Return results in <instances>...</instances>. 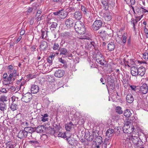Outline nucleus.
Masks as SVG:
<instances>
[{"label": "nucleus", "instance_id": "f257e3e1", "mask_svg": "<svg viewBox=\"0 0 148 148\" xmlns=\"http://www.w3.org/2000/svg\"><path fill=\"white\" fill-rule=\"evenodd\" d=\"M95 133L93 132L92 134L90 133L88 130L86 131L85 134V138L87 140L91 141L93 139H95L97 143L99 145L101 144L103 142L102 138L100 136H94Z\"/></svg>", "mask_w": 148, "mask_h": 148}, {"label": "nucleus", "instance_id": "f03ea898", "mask_svg": "<svg viewBox=\"0 0 148 148\" xmlns=\"http://www.w3.org/2000/svg\"><path fill=\"white\" fill-rule=\"evenodd\" d=\"M123 132L126 134H131L134 132H135L136 129L134 128V126L132 123L129 121L126 122L123 127Z\"/></svg>", "mask_w": 148, "mask_h": 148}, {"label": "nucleus", "instance_id": "7ed1b4c3", "mask_svg": "<svg viewBox=\"0 0 148 148\" xmlns=\"http://www.w3.org/2000/svg\"><path fill=\"white\" fill-rule=\"evenodd\" d=\"M74 27L76 32L80 34H84L86 29L84 23L80 21H77L75 23Z\"/></svg>", "mask_w": 148, "mask_h": 148}, {"label": "nucleus", "instance_id": "20e7f679", "mask_svg": "<svg viewBox=\"0 0 148 148\" xmlns=\"http://www.w3.org/2000/svg\"><path fill=\"white\" fill-rule=\"evenodd\" d=\"M103 24V23L101 20H96L92 25V28L93 30L97 31L101 27Z\"/></svg>", "mask_w": 148, "mask_h": 148}, {"label": "nucleus", "instance_id": "39448f33", "mask_svg": "<svg viewBox=\"0 0 148 148\" xmlns=\"http://www.w3.org/2000/svg\"><path fill=\"white\" fill-rule=\"evenodd\" d=\"M96 60L97 62L101 65H104V57L100 52H97L96 56Z\"/></svg>", "mask_w": 148, "mask_h": 148}, {"label": "nucleus", "instance_id": "423d86ee", "mask_svg": "<svg viewBox=\"0 0 148 148\" xmlns=\"http://www.w3.org/2000/svg\"><path fill=\"white\" fill-rule=\"evenodd\" d=\"M60 55H62V56L64 58L71 57L72 56L69 51L64 48H61L60 50Z\"/></svg>", "mask_w": 148, "mask_h": 148}, {"label": "nucleus", "instance_id": "0eeeda50", "mask_svg": "<svg viewBox=\"0 0 148 148\" xmlns=\"http://www.w3.org/2000/svg\"><path fill=\"white\" fill-rule=\"evenodd\" d=\"M32 99V95L30 93H27L21 98L22 101L26 103L29 102Z\"/></svg>", "mask_w": 148, "mask_h": 148}, {"label": "nucleus", "instance_id": "6e6552de", "mask_svg": "<svg viewBox=\"0 0 148 148\" xmlns=\"http://www.w3.org/2000/svg\"><path fill=\"white\" fill-rule=\"evenodd\" d=\"M103 17L106 21H109L112 18V14L109 11H105L103 14Z\"/></svg>", "mask_w": 148, "mask_h": 148}, {"label": "nucleus", "instance_id": "1a4fd4ad", "mask_svg": "<svg viewBox=\"0 0 148 148\" xmlns=\"http://www.w3.org/2000/svg\"><path fill=\"white\" fill-rule=\"evenodd\" d=\"M140 92L143 94H145L148 92V87L146 84H143L140 87Z\"/></svg>", "mask_w": 148, "mask_h": 148}, {"label": "nucleus", "instance_id": "9d476101", "mask_svg": "<svg viewBox=\"0 0 148 148\" xmlns=\"http://www.w3.org/2000/svg\"><path fill=\"white\" fill-rule=\"evenodd\" d=\"M66 140L68 141L69 144H70L71 145L75 146L78 144V141L73 138H72L71 137H69L68 138H66Z\"/></svg>", "mask_w": 148, "mask_h": 148}, {"label": "nucleus", "instance_id": "9b49d317", "mask_svg": "<svg viewBox=\"0 0 148 148\" xmlns=\"http://www.w3.org/2000/svg\"><path fill=\"white\" fill-rule=\"evenodd\" d=\"M131 139L133 143L137 146H139L141 145V144H140L141 143V140H140L138 137V136H133L132 135Z\"/></svg>", "mask_w": 148, "mask_h": 148}, {"label": "nucleus", "instance_id": "f8f14e48", "mask_svg": "<svg viewBox=\"0 0 148 148\" xmlns=\"http://www.w3.org/2000/svg\"><path fill=\"white\" fill-rule=\"evenodd\" d=\"M28 132H27L25 128L23 130L20 131L18 134V137L22 139L23 138H26Z\"/></svg>", "mask_w": 148, "mask_h": 148}, {"label": "nucleus", "instance_id": "ddd939ff", "mask_svg": "<svg viewBox=\"0 0 148 148\" xmlns=\"http://www.w3.org/2000/svg\"><path fill=\"white\" fill-rule=\"evenodd\" d=\"M132 9L133 11L134 14H137L140 15L141 13V7L136 6L135 7L132 5L131 6Z\"/></svg>", "mask_w": 148, "mask_h": 148}, {"label": "nucleus", "instance_id": "4468645a", "mask_svg": "<svg viewBox=\"0 0 148 148\" xmlns=\"http://www.w3.org/2000/svg\"><path fill=\"white\" fill-rule=\"evenodd\" d=\"M64 73L65 72L64 70L58 69L55 71V76L56 77L60 78L64 76Z\"/></svg>", "mask_w": 148, "mask_h": 148}, {"label": "nucleus", "instance_id": "2eb2a0df", "mask_svg": "<svg viewBox=\"0 0 148 148\" xmlns=\"http://www.w3.org/2000/svg\"><path fill=\"white\" fill-rule=\"evenodd\" d=\"M60 13H59V17L60 19H63L66 17L68 15V13L63 10H60Z\"/></svg>", "mask_w": 148, "mask_h": 148}, {"label": "nucleus", "instance_id": "dca6fc26", "mask_svg": "<svg viewBox=\"0 0 148 148\" xmlns=\"http://www.w3.org/2000/svg\"><path fill=\"white\" fill-rule=\"evenodd\" d=\"M73 17L76 20L81 19L82 17V12L79 11L75 12L74 14Z\"/></svg>", "mask_w": 148, "mask_h": 148}, {"label": "nucleus", "instance_id": "f3484780", "mask_svg": "<svg viewBox=\"0 0 148 148\" xmlns=\"http://www.w3.org/2000/svg\"><path fill=\"white\" fill-rule=\"evenodd\" d=\"M131 73L132 76H136L138 75V68L133 66L131 67Z\"/></svg>", "mask_w": 148, "mask_h": 148}, {"label": "nucleus", "instance_id": "a211bd4d", "mask_svg": "<svg viewBox=\"0 0 148 148\" xmlns=\"http://www.w3.org/2000/svg\"><path fill=\"white\" fill-rule=\"evenodd\" d=\"M74 21L72 18H69L67 19L65 22L66 26L68 27H70L73 25Z\"/></svg>", "mask_w": 148, "mask_h": 148}, {"label": "nucleus", "instance_id": "6ab92c4d", "mask_svg": "<svg viewBox=\"0 0 148 148\" xmlns=\"http://www.w3.org/2000/svg\"><path fill=\"white\" fill-rule=\"evenodd\" d=\"M39 90V87L36 85H33L31 88V92L32 93L35 94L37 93Z\"/></svg>", "mask_w": 148, "mask_h": 148}, {"label": "nucleus", "instance_id": "aec40b11", "mask_svg": "<svg viewBox=\"0 0 148 148\" xmlns=\"http://www.w3.org/2000/svg\"><path fill=\"white\" fill-rule=\"evenodd\" d=\"M81 10L84 15L86 16H89V13L90 12L89 11L88 9L87 8L81 5Z\"/></svg>", "mask_w": 148, "mask_h": 148}, {"label": "nucleus", "instance_id": "412c9836", "mask_svg": "<svg viewBox=\"0 0 148 148\" xmlns=\"http://www.w3.org/2000/svg\"><path fill=\"white\" fill-rule=\"evenodd\" d=\"M138 75L141 76L144 75L145 72V69L143 67H140L138 68Z\"/></svg>", "mask_w": 148, "mask_h": 148}, {"label": "nucleus", "instance_id": "4be33fe9", "mask_svg": "<svg viewBox=\"0 0 148 148\" xmlns=\"http://www.w3.org/2000/svg\"><path fill=\"white\" fill-rule=\"evenodd\" d=\"M114 133V130L112 129H109L106 131V136L109 138L112 137Z\"/></svg>", "mask_w": 148, "mask_h": 148}, {"label": "nucleus", "instance_id": "5701e85b", "mask_svg": "<svg viewBox=\"0 0 148 148\" xmlns=\"http://www.w3.org/2000/svg\"><path fill=\"white\" fill-rule=\"evenodd\" d=\"M35 130L38 133H42L45 130V127L43 125L39 126L35 128Z\"/></svg>", "mask_w": 148, "mask_h": 148}, {"label": "nucleus", "instance_id": "b1692460", "mask_svg": "<svg viewBox=\"0 0 148 148\" xmlns=\"http://www.w3.org/2000/svg\"><path fill=\"white\" fill-rule=\"evenodd\" d=\"M126 100L128 103H131L134 101V97L133 95L131 94H129L127 95Z\"/></svg>", "mask_w": 148, "mask_h": 148}, {"label": "nucleus", "instance_id": "393cba45", "mask_svg": "<svg viewBox=\"0 0 148 148\" xmlns=\"http://www.w3.org/2000/svg\"><path fill=\"white\" fill-rule=\"evenodd\" d=\"M25 129L27 132H28V134H31L32 133L35 132L36 130L35 128L31 127H25Z\"/></svg>", "mask_w": 148, "mask_h": 148}, {"label": "nucleus", "instance_id": "a878e982", "mask_svg": "<svg viewBox=\"0 0 148 148\" xmlns=\"http://www.w3.org/2000/svg\"><path fill=\"white\" fill-rule=\"evenodd\" d=\"M47 47V42L45 41H42L40 46V49L41 50H45Z\"/></svg>", "mask_w": 148, "mask_h": 148}, {"label": "nucleus", "instance_id": "bb28decb", "mask_svg": "<svg viewBox=\"0 0 148 148\" xmlns=\"http://www.w3.org/2000/svg\"><path fill=\"white\" fill-rule=\"evenodd\" d=\"M7 109V106L3 101L0 102V110L3 112Z\"/></svg>", "mask_w": 148, "mask_h": 148}, {"label": "nucleus", "instance_id": "cd10ccee", "mask_svg": "<svg viewBox=\"0 0 148 148\" xmlns=\"http://www.w3.org/2000/svg\"><path fill=\"white\" fill-rule=\"evenodd\" d=\"M74 125L71 122L66 124L65 127L67 131H70V130L74 127Z\"/></svg>", "mask_w": 148, "mask_h": 148}, {"label": "nucleus", "instance_id": "c85d7f7f", "mask_svg": "<svg viewBox=\"0 0 148 148\" xmlns=\"http://www.w3.org/2000/svg\"><path fill=\"white\" fill-rule=\"evenodd\" d=\"M42 117L41 118V121L43 122H45L48 121L49 115L47 114H45L43 115H41Z\"/></svg>", "mask_w": 148, "mask_h": 148}, {"label": "nucleus", "instance_id": "c756f323", "mask_svg": "<svg viewBox=\"0 0 148 148\" xmlns=\"http://www.w3.org/2000/svg\"><path fill=\"white\" fill-rule=\"evenodd\" d=\"M115 47L114 44V42H110L108 45V50L110 51L114 50Z\"/></svg>", "mask_w": 148, "mask_h": 148}, {"label": "nucleus", "instance_id": "7c9ffc66", "mask_svg": "<svg viewBox=\"0 0 148 148\" xmlns=\"http://www.w3.org/2000/svg\"><path fill=\"white\" fill-rule=\"evenodd\" d=\"M18 103H12L11 104L10 108L12 111H14L18 109Z\"/></svg>", "mask_w": 148, "mask_h": 148}, {"label": "nucleus", "instance_id": "2f4dec72", "mask_svg": "<svg viewBox=\"0 0 148 148\" xmlns=\"http://www.w3.org/2000/svg\"><path fill=\"white\" fill-rule=\"evenodd\" d=\"M16 76L12 75V74H9V76L7 77V79L8 81L10 82L11 83L14 81Z\"/></svg>", "mask_w": 148, "mask_h": 148}, {"label": "nucleus", "instance_id": "473e14b6", "mask_svg": "<svg viewBox=\"0 0 148 148\" xmlns=\"http://www.w3.org/2000/svg\"><path fill=\"white\" fill-rule=\"evenodd\" d=\"M127 33H125L123 34L121 38L122 42L124 44L127 41Z\"/></svg>", "mask_w": 148, "mask_h": 148}, {"label": "nucleus", "instance_id": "72a5a7b5", "mask_svg": "<svg viewBox=\"0 0 148 148\" xmlns=\"http://www.w3.org/2000/svg\"><path fill=\"white\" fill-rule=\"evenodd\" d=\"M102 4L103 5V8L105 10H107L109 8V6L108 3V1H106L103 0L101 2Z\"/></svg>", "mask_w": 148, "mask_h": 148}, {"label": "nucleus", "instance_id": "f704fd0d", "mask_svg": "<svg viewBox=\"0 0 148 148\" xmlns=\"http://www.w3.org/2000/svg\"><path fill=\"white\" fill-rule=\"evenodd\" d=\"M131 23L132 24L133 28L134 29V31H136V25L137 24V21H136L135 20L134 18H132L131 19Z\"/></svg>", "mask_w": 148, "mask_h": 148}, {"label": "nucleus", "instance_id": "c9c22d12", "mask_svg": "<svg viewBox=\"0 0 148 148\" xmlns=\"http://www.w3.org/2000/svg\"><path fill=\"white\" fill-rule=\"evenodd\" d=\"M108 3L109 7L112 9L114 6V2L113 1V0H108Z\"/></svg>", "mask_w": 148, "mask_h": 148}, {"label": "nucleus", "instance_id": "e433bc0d", "mask_svg": "<svg viewBox=\"0 0 148 148\" xmlns=\"http://www.w3.org/2000/svg\"><path fill=\"white\" fill-rule=\"evenodd\" d=\"M131 114H132L129 110H126L124 111V115L127 117H130L131 116Z\"/></svg>", "mask_w": 148, "mask_h": 148}, {"label": "nucleus", "instance_id": "4c0bfd02", "mask_svg": "<svg viewBox=\"0 0 148 148\" xmlns=\"http://www.w3.org/2000/svg\"><path fill=\"white\" fill-rule=\"evenodd\" d=\"M6 147L4 148H14V146L13 144H11L10 142H8L5 144Z\"/></svg>", "mask_w": 148, "mask_h": 148}, {"label": "nucleus", "instance_id": "58836bf2", "mask_svg": "<svg viewBox=\"0 0 148 148\" xmlns=\"http://www.w3.org/2000/svg\"><path fill=\"white\" fill-rule=\"evenodd\" d=\"M12 103H18L19 98L18 97L13 96L11 97Z\"/></svg>", "mask_w": 148, "mask_h": 148}, {"label": "nucleus", "instance_id": "ea45409f", "mask_svg": "<svg viewBox=\"0 0 148 148\" xmlns=\"http://www.w3.org/2000/svg\"><path fill=\"white\" fill-rule=\"evenodd\" d=\"M98 33L101 36H104L106 34V32L105 29H103L102 30L99 31Z\"/></svg>", "mask_w": 148, "mask_h": 148}, {"label": "nucleus", "instance_id": "a19ab883", "mask_svg": "<svg viewBox=\"0 0 148 148\" xmlns=\"http://www.w3.org/2000/svg\"><path fill=\"white\" fill-rule=\"evenodd\" d=\"M14 69V67L12 65H9L8 67V73L10 74Z\"/></svg>", "mask_w": 148, "mask_h": 148}, {"label": "nucleus", "instance_id": "79ce46f5", "mask_svg": "<svg viewBox=\"0 0 148 148\" xmlns=\"http://www.w3.org/2000/svg\"><path fill=\"white\" fill-rule=\"evenodd\" d=\"M59 45L58 43H55L53 44L52 49L54 50H56L59 49Z\"/></svg>", "mask_w": 148, "mask_h": 148}, {"label": "nucleus", "instance_id": "37998d69", "mask_svg": "<svg viewBox=\"0 0 148 148\" xmlns=\"http://www.w3.org/2000/svg\"><path fill=\"white\" fill-rule=\"evenodd\" d=\"M58 136L59 137H61L63 138H65L67 137L66 135L65 132H60L58 134Z\"/></svg>", "mask_w": 148, "mask_h": 148}, {"label": "nucleus", "instance_id": "c03bdc74", "mask_svg": "<svg viewBox=\"0 0 148 148\" xmlns=\"http://www.w3.org/2000/svg\"><path fill=\"white\" fill-rule=\"evenodd\" d=\"M143 58L145 61H148V51L143 53Z\"/></svg>", "mask_w": 148, "mask_h": 148}, {"label": "nucleus", "instance_id": "a18cd8bd", "mask_svg": "<svg viewBox=\"0 0 148 148\" xmlns=\"http://www.w3.org/2000/svg\"><path fill=\"white\" fill-rule=\"evenodd\" d=\"M116 112L119 114H121L123 113V111L121 110V108L120 106L116 107Z\"/></svg>", "mask_w": 148, "mask_h": 148}, {"label": "nucleus", "instance_id": "49530a36", "mask_svg": "<svg viewBox=\"0 0 148 148\" xmlns=\"http://www.w3.org/2000/svg\"><path fill=\"white\" fill-rule=\"evenodd\" d=\"M41 37L42 39L45 38L47 36V33L45 31H44L43 30H41Z\"/></svg>", "mask_w": 148, "mask_h": 148}, {"label": "nucleus", "instance_id": "de8ad7c7", "mask_svg": "<svg viewBox=\"0 0 148 148\" xmlns=\"http://www.w3.org/2000/svg\"><path fill=\"white\" fill-rule=\"evenodd\" d=\"M110 140L109 139L106 138L104 141V143L103 144V146H104L105 148H106L107 146V144H109V141Z\"/></svg>", "mask_w": 148, "mask_h": 148}, {"label": "nucleus", "instance_id": "09e8293b", "mask_svg": "<svg viewBox=\"0 0 148 148\" xmlns=\"http://www.w3.org/2000/svg\"><path fill=\"white\" fill-rule=\"evenodd\" d=\"M8 87H7V88H8V89L10 91L12 92H14L16 90V89L15 87L12 86L10 87H9V85H8Z\"/></svg>", "mask_w": 148, "mask_h": 148}, {"label": "nucleus", "instance_id": "8fccbe9b", "mask_svg": "<svg viewBox=\"0 0 148 148\" xmlns=\"http://www.w3.org/2000/svg\"><path fill=\"white\" fill-rule=\"evenodd\" d=\"M26 83V81L24 80L22 81L20 84L19 89H23L24 88V86Z\"/></svg>", "mask_w": 148, "mask_h": 148}, {"label": "nucleus", "instance_id": "3c124183", "mask_svg": "<svg viewBox=\"0 0 148 148\" xmlns=\"http://www.w3.org/2000/svg\"><path fill=\"white\" fill-rule=\"evenodd\" d=\"M128 2H125L127 4H130L132 5H134L135 3V0H128Z\"/></svg>", "mask_w": 148, "mask_h": 148}, {"label": "nucleus", "instance_id": "603ef678", "mask_svg": "<svg viewBox=\"0 0 148 148\" xmlns=\"http://www.w3.org/2000/svg\"><path fill=\"white\" fill-rule=\"evenodd\" d=\"M12 74V75H14V76H16L17 75L18 76V74H17V71L15 69L13 70L10 74Z\"/></svg>", "mask_w": 148, "mask_h": 148}, {"label": "nucleus", "instance_id": "864d4df0", "mask_svg": "<svg viewBox=\"0 0 148 148\" xmlns=\"http://www.w3.org/2000/svg\"><path fill=\"white\" fill-rule=\"evenodd\" d=\"M75 39L74 38H73L71 39H70L68 40V43L72 45H73L75 43Z\"/></svg>", "mask_w": 148, "mask_h": 148}, {"label": "nucleus", "instance_id": "5fc2aeb1", "mask_svg": "<svg viewBox=\"0 0 148 148\" xmlns=\"http://www.w3.org/2000/svg\"><path fill=\"white\" fill-rule=\"evenodd\" d=\"M58 24L55 22H53L52 23L51 26V28H56L57 27Z\"/></svg>", "mask_w": 148, "mask_h": 148}, {"label": "nucleus", "instance_id": "6e6d98bb", "mask_svg": "<svg viewBox=\"0 0 148 148\" xmlns=\"http://www.w3.org/2000/svg\"><path fill=\"white\" fill-rule=\"evenodd\" d=\"M130 90L132 91H136V86L134 85H131L130 86Z\"/></svg>", "mask_w": 148, "mask_h": 148}, {"label": "nucleus", "instance_id": "4d7b16f0", "mask_svg": "<svg viewBox=\"0 0 148 148\" xmlns=\"http://www.w3.org/2000/svg\"><path fill=\"white\" fill-rule=\"evenodd\" d=\"M33 8L32 7H29L27 8V10L26 11L27 14H30L32 11Z\"/></svg>", "mask_w": 148, "mask_h": 148}, {"label": "nucleus", "instance_id": "13d9d810", "mask_svg": "<svg viewBox=\"0 0 148 148\" xmlns=\"http://www.w3.org/2000/svg\"><path fill=\"white\" fill-rule=\"evenodd\" d=\"M63 35L66 37H69L71 36L70 33L68 32H65L63 33Z\"/></svg>", "mask_w": 148, "mask_h": 148}, {"label": "nucleus", "instance_id": "bf43d9fd", "mask_svg": "<svg viewBox=\"0 0 148 148\" xmlns=\"http://www.w3.org/2000/svg\"><path fill=\"white\" fill-rule=\"evenodd\" d=\"M108 83L110 86L112 87V88H114V84L113 82L111 81H108Z\"/></svg>", "mask_w": 148, "mask_h": 148}, {"label": "nucleus", "instance_id": "052dcab7", "mask_svg": "<svg viewBox=\"0 0 148 148\" xmlns=\"http://www.w3.org/2000/svg\"><path fill=\"white\" fill-rule=\"evenodd\" d=\"M53 59L52 58H51L50 57H49L47 61L50 64H52V60Z\"/></svg>", "mask_w": 148, "mask_h": 148}, {"label": "nucleus", "instance_id": "680f3d73", "mask_svg": "<svg viewBox=\"0 0 148 148\" xmlns=\"http://www.w3.org/2000/svg\"><path fill=\"white\" fill-rule=\"evenodd\" d=\"M29 143L32 144H36L38 143V142L36 140H31L29 141Z\"/></svg>", "mask_w": 148, "mask_h": 148}, {"label": "nucleus", "instance_id": "e2e57ef3", "mask_svg": "<svg viewBox=\"0 0 148 148\" xmlns=\"http://www.w3.org/2000/svg\"><path fill=\"white\" fill-rule=\"evenodd\" d=\"M4 84L7 85L11 83L10 82L8 81L7 79L5 80L3 82Z\"/></svg>", "mask_w": 148, "mask_h": 148}, {"label": "nucleus", "instance_id": "0e129e2a", "mask_svg": "<svg viewBox=\"0 0 148 148\" xmlns=\"http://www.w3.org/2000/svg\"><path fill=\"white\" fill-rule=\"evenodd\" d=\"M31 51L33 52L36 51V47L35 46L33 45L32 46L31 48Z\"/></svg>", "mask_w": 148, "mask_h": 148}, {"label": "nucleus", "instance_id": "69168bd1", "mask_svg": "<svg viewBox=\"0 0 148 148\" xmlns=\"http://www.w3.org/2000/svg\"><path fill=\"white\" fill-rule=\"evenodd\" d=\"M143 28L144 29V32L145 34H146L147 33H148V29L146 28V26H144L143 27Z\"/></svg>", "mask_w": 148, "mask_h": 148}, {"label": "nucleus", "instance_id": "338daca9", "mask_svg": "<svg viewBox=\"0 0 148 148\" xmlns=\"http://www.w3.org/2000/svg\"><path fill=\"white\" fill-rule=\"evenodd\" d=\"M6 97H5L1 96V98L0 99L1 101H3L4 102V101H6Z\"/></svg>", "mask_w": 148, "mask_h": 148}, {"label": "nucleus", "instance_id": "774afa93", "mask_svg": "<svg viewBox=\"0 0 148 148\" xmlns=\"http://www.w3.org/2000/svg\"><path fill=\"white\" fill-rule=\"evenodd\" d=\"M8 77V75L6 73H4L3 75V79H5V80L7 79Z\"/></svg>", "mask_w": 148, "mask_h": 148}]
</instances>
